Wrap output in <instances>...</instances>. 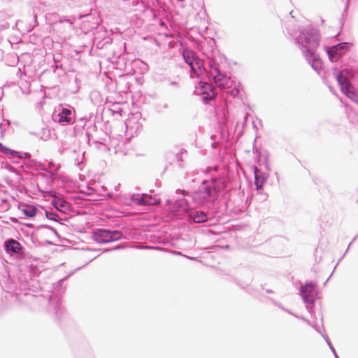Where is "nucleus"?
Listing matches in <instances>:
<instances>
[{
  "mask_svg": "<svg viewBox=\"0 0 358 358\" xmlns=\"http://www.w3.org/2000/svg\"><path fill=\"white\" fill-rule=\"evenodd\" d=\"M41 273L40 269L34 264L24 268H21L16 279L8 276L2 286L6 292L5 297L13 301H19L22 303L30 304L38 299L34 294L39 288V282L37 280Z\"/></svg>",
  "mask_w": 358,
  "mask_h": 358,
  "instance_id": "f257e3e1",
  "label": "nucleus"
},
{
  "mask_svg": "<svg viewBox=\"0 0 358 358\" xmlns=\"http://www.w3.org/2000/svg\"><path fill=\"white\" fill-rule=\"evenodd\" d=\"M182 55L185 62L190 67L192 77L207 78L220 86H223L227 83V73L221 69L220 64L215 59L208 58L205 61L189 48H184Z\"/></svg>",
  "mask_w": 358,
  "mask_h": 358,
  "instance_id": "f03ea898",
  "label": "nucleus"
},
{
  "mask_svg": "<svg viewBox=\"0 0 358 358\" xmlns=\"http://www.w3.org/2000/svg\"><path fill=\"white\" fill-rule=\"evenodd\" d=\"M227 180L224 176H214L210 180H203L197 191L192 196L193 201L199 206H206L208 209L213 207L215 201L227 192Z\"/></svg>",
  "mask_w": 358,
  "mask_h": 358,
  "instance_id": "7ed1b4c3",
  "label": "nucleus"
},
{
  "mask_svg": "<svg viewBox=\"0 0 358 358\" xmlns=\"http://www.w3.org/2000/svg\"><path fill=\"white\" fill-rule=\"evenodd\" d=\"M320 35L317 29L312 25L303 28L295 38L296 43L303 50V55L313 69L320 73L323 62L315 52L320 45Z\"/></svg>",
  "mask_w": 358,
  "mask_h": 358,
  "instance_id": "20e7f679",
  "label": "nucleus"
},
{
  "mask_svg": "<svg viewBox=\"0 0 358 358\" xmlns=\"http://www.w3.org/2000/svg\"><path fill=\"white\" fill-rule=\"evenodd\" d=\"M52 119L61 126L73 124L76 119L75 109L69 105L60 103L55 108Z\"/></svg>",
  "mask_w": 358,
  "mask_h": 358,
  "instance_id": "39448f33",
  "label": "nucleus"
},
{
  "mask_svg": "<svg viewBox=\"0 0 358 358\" xmlns=\"http://www.w3.org/2000/svg\"><path fill=\"white\" fill-rule=\"evenodd\" d=\"M67 277L58 280L52 285L51 294L49 297V310L52 311L54 314L59 317L62 311L60 303L62 300V294L65 292L66 287L64 281Z\"/></svg>",
  "mask_w": 358,
  "mask_h": 358,
  "instance_id": "423d86ee",
  "label": "nucleus"
},
{
  "mask_svg": "<svg viewBox=\"0 0 358 358\" xmlns=\"http://www.w3.org/2000/svg\"><path fill=\"white\" fill-rule=\"evenodd\" d=\"M355 76L352 70L345 68L343 71H338L336 73V78L345 95L358 105V94L351 89L347 81V78H352Z\"/></svg>",
  "mask_w": 358,
  "mask_h": 358,
  "instance_id": "0eeeda50",
  "label": "nucleus"
},
{
  "mask_svg": "<svg viewBox=\"0 0 358 358\" xmlns=\"http://www.w3.org/2000/svg\"><path fill=\"white\" fill-rule=\"evenodd\" d=\"M303 303L306 304V310L312 314L316 296L317 294L315 284L313 282H306L300 287V293Z\"/></svg>",
  "mask_w": 358,
  "mask_h": 358,
  "instance_id": "6e6552de",
  "label": "nucleus"
},
{
  "mask_svg": "<svg viewBox=\"0 0 358 358\" xmlns=\"http://www.w3.org/2000/svg\"><path fill=\"white\" fill-rule=\"evenodd\" d=\"M93 239L101 244L119 241L122 238V232L119 230H110L98 228L93 231Z\"/></svg>",
  "mask_w": 358,
  "mask_h": 358,
  "instance_id": "1a4fd4ad",
  "label": "nucleus"
},
{
  "mask_svg": "<svg viewBox=\"0 0 358 358\" xmlns=\"http://www.w3.org/2000/svg\"><path fill=\"white\" fill-rule=\"evenodd\" d=\"M352 44L349 42L338 43L331 47H325L326 52L331 62H336L350 50Z\"/></svg>",
  "mask_w": 358,
  "mask_h": 358,
  "instance_id": "9d476101",
  "label": "nucleus"
},
{
  "mask_svg": "<svg viewBox=\"0 0 358 358\" xmlns=\"http://www.w3.org/2000/svg\"><path fill=\"white\" fill-rule=\"evenodd\" d=\"M187 220L189 222L196 224L203 223L214 217L213 213L209 210L205 211L199 208H191L187 214Z\"/></svg>",
  "mask_w": 358,
  "mask_h": 358,
  "instance_id": "9b49d317",
  "label": "nucleus"
},
{
  "mask_svg": "<svg viewBox=\"0 0 358 358\" xmlns=\"http://www.w3.org/2000/svg\"><path fill=\"white\" fill-rule=\"evenodd\" d=\"M199 85L203 102L208 104L210 101L215 99L217 96L215 87L212 84L202 80L199 83Z\"/></svg>",
  "mask_w": 358,
  "mask_h": 358,
  "instance_id": "f8f14e48",
  "label": "nucleus"
},
{
  "mask_svg": "<svg viewBox=\"0 0 358 358\" xmlns=\"http://www.w3.org/2000/svg\"><path fill=\"white\" fill-rule=\"evenodd\" d=\"M131 200L139 206L158 205L161 202L159 199H156L148 194H134L131 196Z\"/></svg>",
  "mask_w": 358,
  "mask_h": 358,
  "instance_id": "ddd939ff",
  "label": "nucleus"
},
{
  "mask_svg": "<svg viewBox=\"0 0 358 358\" xmlns=\"http://www.w3.org/2000/svg\"><path fill=\"white\" fill-rule=\"evenodd\" d=\"M253 172L255 175V185L256 189L259 191L262 189L264 183L266 182L269 174L262 171L257 166H253Z\"/></svg>",
  "mask_w": 358,
  "mask_h": 358,
  "instance_id": "4468645a",
  "label": "nucleus"
},
{
  "mask_svg": "<svg viewBox=\"0 0 358 358\" xmlns=\"http://www.w3.org/2000/svg\"><path fill=\"white\" fill-rule=\"evenodd\" d=\"M4 250L7 253L18 255L22 250L21 244L14 238L7 239L3 244Z\"/></svg>",
  "mask_w": 358,
  "mask_h": 358,
  "instance_id": "2eb2a0df",
  "label": "nucleus"
},
{
  "mask_svg": "<svg viewBox=\"0 0 358 358\" xmlns=\"http://www.w3.org/2000/svg\"><path fill=\"white\" fill-rule=\"evenodd\" d=\"M29 163L30 166L35 168V169H40L41 170L44 171L48 173H39L38 176H40L43 178H45L47 180H50L52 182L53 181L55 173L52 171L48 170V169L45 167V166L44 164H43L41 162H38L34 159H30Z\"/></svg>",
  "mask_w": 358,
  "mask_h": 358,
  "instance_id": "dca6fc26",
  "label": "nucleus"
},
{
  "mask_svg": "<svg viewBox=\"0 0 358 358\" xmlns=\"http://www.w3.org/2000/svg\"><path fill=\"white\" fill-rule=\"evenodd\" d=\"M17 208L28 218L34 217L38 211L36 206L24 202L19 203Z\"/></svg>",
  "mask_w": 358,
  "mask_h": 358,
  "instance_id": "f3484780",
  "label": "nucleus"
},
{
  "mask_svg": "<svg viewBox=\"0 0 358 358\" xmlns=\"http://www.w3.org/2000/svg\"><path fill=\"white\" fill-rule=\"evenodd\" d=\"M51 204L62 213H66L71 209V204L62 197L55 196L51 201Z\"/></svg>",
  "mask_w": 358,
  "mask_h": 358,
  "instance_id": "a211bd4d",
  "label": "nucleus"
},
{
  "mask_svg": "<svg viewBox=\"0 0 358 358\" xmlns=\"http://www.w3.org/2000/svg\"><path fill=\"white\" fill-rule=\"evenodd\" d=\"M228 78V81L226 84H224L223 86H220L217 83H216L218 87L223 90L224 91V92L226 93V94L227 95V96H231L232 98H234L236 97L238 93H239V90H238V87L240 86V83H238V85H236V83H234V87L232 86H227L229 85V78L227 76Z\"/></svg>",
  "mask_w": 358,
  "mask_h": 358,
  "instance_id": "6ab92c4d",
  "label": "nucleus"
},
{
  "mask_svg": "<svg viewBox=\"0 0 358 358\" xmlns=\"http://www.w3.org/2000/svg\"><path fill=\"white\" fill-rule=\"evenodd\" d=\"M191 208L186 199H178L176 201L173 207L174 211H183L187 214V211Z\"/></svg>",
  "mask_w": 358,
  "mask_h": 358,
  "instance_id": "aec40b11",
  "label": "nucleus"
},
{
  "mask_svg": "<svg viewBox=\"0 0 358 358\" xmlns=\"http://www.w3.org/2000/svg\"><path fill=\"white\" fill-rule=\"evenodd\" d=\"M0 150L8 155H10L11 157H16L17 158H21L22 153L20 152H17L15 150H13L10 148H7L6 146L3 145L2 143H0Z\"/></svg>",
  "mask_w": 358,
  "mask_h": 358,
  "instance_id": "412c9836",
  "label": "nucleus"
},
{
  "mask_svg": "<svg viewBox=\"0 0 358 358\" xmlns=\"http://www.w3.org/2000/svg\"><path fill=\"white\" fill-rule=\"evenodd\" d=\"M45 215L47 219L59 222V220H61L58 213L55 212L52 208L50 210H47L45 212Z\"/></svg>",
  "mask_w": 358,
  "mask_h": 358,
  "instance_id": "4be33fe9",
  "label": "nucleus"
},
{
  "mask_svg": "<svg viewBox=\"0 0 358 358\" xmlns=\"http://www.w3.org/2000/svg\"><path fill=\"white\" fill-rule=\"evenodd\" d=\"M268 299L272 302V303L273 305H275V306L278 307L279 308L282 309V310L288 313L289 314L296 317H299V315H295L294 313H293L290 310L286 308L285 306H283L282 305V303H280V302H278V301H276L275 299L271 298V297H268Z\"/></svg>",
  "mask_w": 358,
  "mask_h": 358,
  "instance_id": "5701e85b",
  "label": "nucleus"
},
{
  "mask_svg": "<svg viewBox=\"0 0 358 358\" xmlns=\"http://www.w3.org/2000/svg\"><path fill=\"white\" fill-rule=\"evenodd\" d=\"M268 299L272 302V303L273 305H275V306L278 307L279 308L282 309V310L288 313L289 314L296 317H299V315H295L294 313H293L290 310L286 308L285 306H283L282 305V303H280V302H278V301H276L275 299L271 298V297H268Z\"/></svg>",
  "mask_w": 358,
  "mask_h": 358,
  "instance_id": "b1692460",
  "label": "nucleus"
},
{
  "mask_svg": "<svg viewBox=\"0 0 358 358\" xmlns=\"http://www.w3.org/2000/svg\"><path fill=\"white\" fill-rule=\"evenodd\" d=\"M86 135L87 136V139H88L89 143L90 142H92L94 144H97V143L103 144V141H105V138H95V136L93 134H90V131H87L86 132Z\"/></svg>",
  "mask_w": 358,
  "mask_h": 358,
  "instance_id": "393cba45",
  "label": "nucleus"
},
{
  "mask_svg": "<svg viewBox=\"0 0 358 358\" xmlns=\"http://www.w3.org/2000/svg\"><path fill=\"white\" fill-rule=\"evenodd\" d=\"M322 336L324 338V339L325 340V341H326L327 344L328 345L329 349L331 350V351L334 354L335 358H339L338 355H337V353H336V350L334 349L333 345L331 344V343L328 336L326 334H322Z\"/></svg>",
  "mask_w": 358,
  "mask_h": 358,
  "instance_id": "a878e982",
  "label": "nucleus"
},
{
  "mask_svg": "<svg viewBox=\"0 0 358 358\" xmlns=\"http://www.w3.org/2000/svg\"><path fill=\"white\" fill-rule=\"evenodd\" d=\"M39 228L48 229L50 230L55 234V236L58 239H59V238H60L59 234L54 227H52L50 225H48V224H41L38 227V229H39Z\"/></svg>",
  "mask_w": 358,
  "mask_h": 358,
  "instance_id": "bb28decb",
  "label": "nucleus"
},
{
  "mask_svg": "<svg viewBox=\"0 0 358 358\" xmlns=\"http://www.w3.org/2000/svg\"><path fill=\"white\" fill-rule=\"evenodd\" d=\"M170 155L173 157V160L176 161L180 168L183 167L182 159L179 154L170 153Z\"/></svg>",
  "mask_w": 358,
  "mask_h": 358,
  "instance_id": "cd10ccee",
  "label": "nucleus"
},
{
  "mask_svg": "<svg viewBox=\"0 0 358 358\" xmlns=\"http://www.w3.org/2000/svg\"><path fill=\"white\" fill-rule=\"evenodd\" d=\"M233 280L234 282L237 285H238L240 287H241L242 289H245L247 287L249 286L250 283L249 282H241L239 280H238L237 278H233Z\"/></svg>",
  "mask_w": 358,
  "mask_h": 358,
  "instance_id": "c85d7f7f",
  "label": "nucleus"
},
{
  "mask_svg": "<svg viewBox=\"0 0 358 358\" xmlns=\"http://www.w3.org/2000/svg\"><path fill=\"white\" fill-rule=\"evenodd\" d=\"M299 318L302 319L303 320L306 321V322L308 323V324H309L310 326H311V327H313V328L316 331H317L318 333H321L320 328H319L317 325H315V324H313V323H312L311 322H310L309 320H308L305 319V318H304L303 317H302V316H299Z\"/></svg>",
  "mask_w": 358,
  "mask_h": 358,
  "instance_id": "c756f323",
  "label": "nucleus"
},
{
  "mask_svg": "<svg viewBox=\"0 0 358 358\" xmlns=\"http://www.w3.org/2000/svg\"><path fill=\"white\" fill-rule=\"evenodd\" d=\"M264 166L268 171H270V166L268 162V156L264 157Z\"/></svg>",
  "mask_w": 358,
  "mask_h": 358,
  "instance_id": "7c9ffc66",
  "label": "nucleus"
},
{
  "mask_svg": "<svg viewBox=\"0 0 358 358\" xmlns=\"http://www.w3.org/2000/svg\"><path fill=\"white\" fill-rule=\"evenodd\" d=\"M349 3H350V0H346L343 15H344L345 13L348 12V8H349Z\"/></svg>",
  "mask_w": 358,
  "mask_h": 358,
  "instance_id": "2f4dec72",
  "label": "nucleus"
},
{
  "mask_svg": "<svg viewBox=\"0 0 358 358\" xmlns=\"http://www.w3.org/2000/svg\"><path fill=\"white\" fill-rule=\"evenodd\" d=\"M22 157L20 159H22V158L29 159L31 157V154L29 152H22Z\"/></svg>",
  "mask_w": 358,
  "mask_h": 358,
  "instance_id": "473e14b6",
  "label": "nucleus"
},
{
  "mask_svg": "<svg viewBox=\"0 0 358 358\" xmlns=\"http://www.w3.org/2000/svg\"><path fill=\"white\" fill-rule=\"evenodd\" d=\"M91 15L90 14H85V15H80L79 19H87L88 20V18H90Z\"/></svg>",
  "mask_w": 358,
  "mask_h": 358,
  "instance_id": "72a5a7b5",
  "label": "nucleus"
},
{
  "mask_svg": "<svg viewBox=\"0 0 358 358\" xmlns=\"http://www.w3.org/2000/svg\"><path fill=\"white\" fill-rule=\"evenodd\" d=\"M146 248L151 249V250H162L160 247H157V246H148Z\"/></svg>",
  "mask_w": 358,
  "mask_h": 358,
  "instance_id": "f704fd0d",
  "label": "nucleus"
},
{
  "mask_svg": "<svg viewBox=\"0 0 358 358\" xmlns=\"http://www.w3.org/2000/svg\"><path fill=\"white\" fill-rule=\"evenodd\" d=\"M33 19L34 20V27L37 26L38 24V22H37V15L36 14H35V13L33 14Z\"/></svg>",
  "mask_w": 358,
  "mask_h": 358,
  "instance_id": "c9c22d12",
  "label": "nucleus"
},
{
  "mask_svg": "<svg viewBox=\"0 0 358 358\" xmlns=\"http://www.w3.org/2000/svg\"><path fill=\"white\" fill-rule=\"evenodd\" d=\"M3 127V123H0V129H1V134H3L6 130V128Z\"/></svg>",
  "mask_w": 358,
  "mask_h": 358,
  "instance_id": "e433bc0d",
  "label": "nucleus"
},
{
  "mask_svg": "<svg viewBox=\"0 0 358 358\" xmlns=\"http://www.w3.org/2000/svg\"><path fill=\"white\" fill-rule=\"evenodd\" d=\"M27 227L29 228V229H33L34 228V224H31V223H25L24 224Z\"/></svg>",
  "mask_w": 358,
  "mask_h": 358,
  "instance_id": "4c0bfd02",
  "label": "nucleus"
},
{
  "mask_svg": "<svg viewBox=\"0 0 358 358\" xmlns=\"http://www.w3.org/2000/svg\"><path fill=\"white\" fill-rule=\"evenodd\" d=\"M170 85H175V86H178V83L176 82V81H171L170 82Z\"/></svg>",
  "mask_w": 358,
  "mask_h": 358,
  "instance_id": "58836bf2",
  "label": "nucleus"
},
{
  "mask_svg": "<svg viewBox=\"0 0 358 358\" xmlns=\"http://www.w3.org/2000/svg\"><path fill=\"white\" fill-rule=\"evenodd\" d=\"M10 220H11L13 222H14V223H17V222H18L17 219V218H15V217H11V218H10Z\"/></svg>",
  "mask_w": 358,
  "mask_h": 358,
  "instance_id": "ea45409f",
  "label": "nucleus"
},
{
  "mask_svg": "<svg viewBox=\"0 0 358 358\" xmlns=\"http://www.w3.org/2000/svg\"><path fill=\"white\" fill-rule=\"evenodd\" d=\"M184 153H187V150L185 149H183L182 148L180 150V155H182Z\"/></svg>",
  "mask_w": 358,
  "mask_h": 358,
  "instance_id": "a19ab883",
  "label": "nucleus"
},
{
  "mask_svg": "<svg viewBox=\"0 0 358 358\" xmlns=\"http://www.w3.org/2000/svg\"><path fill=\"white\" fill-rule=\"evenodd\" d=\"M211 146L214 149L217 148V143H215V142L213 143Z\"/></svg>",
  "mask_w": 358,
  "mask_h": 358,
  "instance_id": "79ce46f5",
  "label": "nucleus"
},
{
  "mask_svg": "<svg viewBox=\"0 0 358 358\" xmlns=\"http://www.w3.org/2000/svg\"><path fill=\"white\" fill-rule=\"evenodd\" d=\"M266 293L271 294L273 292V291L271 289H266Z\"/></svg>",
  "mask_w": 358,
  "mask_h": 358,
  "instance_id": "37998d69",
  "label": "nucleus"
},
{
  "mask_svg": "<svg viewBox=\"0 0 358 358\" xmlns=\"http://www.w3.org/2000/svg\"><path fill=\"white\" fill-rule=\"evenodd\" d=\"M4 121L6 122L8 127H9L10 124V121L9 120H4Z\"/></svg>",
  "mask_w": 358,
  "mask_h": 358,
  "instance_id": "c03bdc74",
  "label": "nucleus"
},
{
  "mask_svg": "<svg viewBox=\"0 0 358 358\" xmlns=\"http://www.w3.org/2000/svg\"><path fill=\"white\" fill-rule=\"evenodd\" d=\"M53 67H54L55 69H59V68L62 69V65H56V66H53Z\"/></svg>",
  "mask_w": 358,
  "mask_h": 358,
  "instance_id": "a18cd8bd",
  "label": "nucleus"
},
{
  "mask_svg": "<svg viewBox=\"0 0 358 358\" xmlns=\"http://www.w3.org/2000/svg\"><path fill=\"white\" fill-rule=\"evenodd\" d=\"M253 149H254V150L255 149V152H256L257 153H258L259 155H260V154H261V152H260V151H258L257 148H255V147H254V148H253Z\"/></svg>",
  "mask_w": 358,
  "mask_h": 358,
  "instance_id": "49530a36",
  "label": "nucleus"
},
{
  "mask_svg": "<svg viewBox=\"0 0 358 358\" xmlns=\"http://www.w3.org/2000/svg\"><path fill=\"white\" fill-rule=\"evenodd\" d=\"M46 242H47V243H48V245H54V243H53L52 241H47Z\"/></svg>",
  "mask_w": 358,
  "mask_h": 358,
  "instance_id": "de8ad7c7",
  "label": "nucleus"
},
{
  "mask_svg": "<svg viewBox=\"0 0 358 358\" xmlns=\"http://www.w3.org/2000/svg\"><path fill=\"white\" fill-rule=\"evenodd\" d=\"M113 249H104L103 250V252H108V251H110V250H113Z\"/></svg>",
  "mask_w": 358,
  "mask_h": 358,
  "instance_id": "09e8293b",
  "label": "nucleus"
},
{
  "mask_svg": "<svg viewBox=\"0 0 358 358\" xmlns=\"http://www.w3.org/2000/svg\"><path fill=\"white\" fill-rule=\"evenodd\" d=\"M50 196H55V192H52L50 194Z\"/></svg>",
  "mask_w": 358,
  "mask_h": 358,
  "instance_id": "8fccbe9b",
  "label": "nucleus"
},
{
  "mask_svg": "<svg viewBox=\"0 0 358 358\" xmlns=\"http://www.w3.org/2000/svg\"><path fill=\"white\" fill-rule=\"evenodd\" d=\"M187 258L189 259H192V260H196V257H188Z\"/></svg>",
  "mask_w": 358,
  "mask_h": 358,
  "instance_id": "3c124183",
  "label": "nucleus"
},
{
  "mask_svg": "<svg viewBox=\"0 0 358 358\" xmlns=\"http://www.w3.org/2000/svg\"><path fill=\"white\" fill-rule=\"evenodd\" d=\"M3 52L0 50V57H2Z\"/></svg>",
  "mask_w": 358,
  "mask_h": 358,
  "instance_id": "603ef678",
  "label": "nucleus"
},
{
  "mask_svg": "<svg viewBox=\"0 0 358 358\" xmlns=\"http://www.w3.org/2000/svg\"><path fill=\"white\" fill-rule=\"evenodd\" d=\"M164 108H168V105H167V104H165V105L164 106Z\"/></svg>",
  "mask_w": 358,
  "mask_h": 358,
  "instance_id": "864d4df0",
  "label": "nucleus"
},
{
  "mask_svg": "<svg viewBox=\"0 0 358 358\" xmlns=\"http://www.w3.org/2000/svg\"><path fill=\"white\" fill-rule=\"evenodd\" d=\"M214 137H215V136H214V135H212V136H211V138H212V139H213V138H214Z\"/></svg>",
  "mask_w": 358,
  "mask_h": 358,
  "instance_id": "5fc2aeb1",
  "label": "nucleus"
},
{
  "mask_svg": "<svg viewBox=\"0 0 358 358\" xmlns=\"http://www.w3.org/2000/svg\"><path fill=\"white\" fill-rule=\"evenodd\" d=\"M261 287H262V289H264V285H261Z\"/></svg>",
  "mask_w": 358,
  "mask_h": 358,
  "instance_id": "6e6d98bb",
  "label": "nucleus"
},
{
  "mask_svg": "<svg viewBox=\"0 0 358 358\" xmlns=\"http://www.w3.org/2000/svg\"><path fill=\"white\" fill-rule=\"evenodd\" d=\"M185 190H182V194L185 195Z\"/></svg>",
  "mask_w": 358,
  "mask_h": 358,
  "instance_id": "4d7b16f0",
  "label": "nucleus"
},
{
  "mask_svg": "<svg viewBox=\"0 0 358 358\" xmlns=\"http://www.w3.org/2000/svg\"><path fill=\"white\" fill-rule=\"evenodd\" d=\"M357 124H358V121H357Z\"/></svg>",
  "mask_w": 358,
  "mask_h": 358,
  "instance_id": "13d9d810",
  "label": "nucleus"
}]
</instances>
